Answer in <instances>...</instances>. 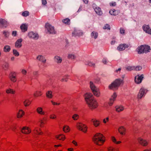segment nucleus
Returning a JSON list of instances; mask_svg holds the SVG:
<instances>
[{
	"label": "nucleus",
	"mask_w": 151,
	"mask_h": 151,
	"mask_svg": "<svg viewBox=\"0 0 151 151\" xmlns=\"http://www.w3.org/2000/svg\"><path fill=\"white\" fill-rule=\"evenodd\" d=\"M103 63L104 64H106L107 63V61L106 59H104L102 61Z\"/></svg>",
	"instance_id": "nucleus-63"
},
{
	"label": "nucleus",
	"mask_w": 151,
	"mask_h": 151,
	"mask_svg": "<svg viewBox=\"0 0 151 151\" xmlns=\"http://www.w3.org/2000/svg\"><path fill=\"white\" fill-rule=\"evenodd\" d=\"M143 29L146 32L151 34V29L149 25H144L143 26Z\"/></svg>",
	"instance_id": "nucleus-12"
},
{
	"label": "nucleus",
	"mask_w": 151,
	"mask_h": 151,
	"mask_svg": "<svg viewBox=\"0 0 151 151\" xmlns=\"http://www.w3.org/2000/svg\"><path fill=\"white\" fill-rule=\"evenodd\" d=\"M45 118H43L42 119H41L40 120V126L41 127H44L45 123H44V121L45 120Z\"/></svg>",
	"instance_id": "nucleus-40"
},
{
	"label": "nucleus",
	"mask_w": 151,
	"mask_h": 151,
	"mask_svg": "<svg viewBox=\"0 0 151 151\" xmlns=\"http://www.w3.org/2000/svg\"><path fill=\"white\" fill-rule=\"evenodd\" d=\"M6 92L7 94H14L16 93V91L13 89L9 88L6 90Z\"/></svg>",
	"instance_id": "nucleus-23"
},
{
	"label": "nucleus",
	"mask_w": 151,
	"mask_h": 151,
	"mask_svg": "<svg viewBox=\"0 0 151 151\" xmlns=\"http://www.w3.org/2000/svg\"><path fill=\"white\" fill-rule=\"evenodd\" d=\"M115 40H113V41H112L111 42V44L112 45H114L115 43Z\"/></svg>",
	"instance_id": "nucleus-64"
},
{
	"label": "nucleus",
	"mask_w": 151,
	"mask_h": 151,
	"mask_svg": "<svg viewBox=\"0 0 151 151\" xmlns=\"http://www.w3.org/2000/svg\"><path fill=\"white\" fill-rule=\"evenodd\" d=\"M109 13L111 15H116L118 14V11L114 9H111L109 12Z\"/></svg>",
	"instance_id": "nucleus-28"
},
{
	"label": "nucleus",
	"mask_w": 151,
	"mask_h": 151,
	"mask_svg": "<svg viewBox=\"0 0 151 151\" xmlns=\"http://www.w3.org/2000/svg\"><path fill=\"white\" fill-rule=\"evenodd\" d=\"M77 129L82 131L84 133H86L87 131V126L81 123H78L76 124Z\"/></svg>",
	"instance_id": "nucleus-5"
},
{
	"label": "nucleus",
	"mask_w": 151,
	"mask_h": 151,
	"mask_svg": "<svg viewBox=\"0 0 151 151\" xmlns=\"http://www.w3.org/2000/svg\"><path fill=\"white\" fill-rule=\"evenodd\" d=\"M24 114V112L22 110H20L19 111L17 114V117L18 118H22Z\"/></svg>",
	"instance_id": "nucleus-22"
},
{
	"label": "nucleus",
	"mask_w": 151,
	"mask_h": 151,
	"mask_svg": "<svg viewBox=\"0 0 151 151\" xmlns=\"http://www.w3.org/2000/svg\"><path fill=\"white\" fill-rule=\"evenodd\" d=\"M70 22V20L68 18L63 19L62 20V22L63 23L66 24H69Z\"/></svg>",
	"instance_id": "nucleus-39"
},
{
	"label": "nucleus",
	"mask_w": 151,
	"mask_h": 151,
	"mask_svg": "<svg viewBox=\"0 0 151 151\" xmlns=\"http://www.w3.org/2000/svg\"><path fill=\"white\" fill-rule=\"evenodd\" d=\"M55 60L57 61V62L58 63H61L62 61V58L60 57L56 56L55 57Z\"/></svg>",
	"instance_id": "nucleus-37"
},
{
	"label": "nucleus",
	"mask_w": 151,
	"mask_h": 151,
	"mask_svg": "<svg viewBox=\"0 0 151 151\" xmlns=\"http://www.w3.org/2000/svg\"><path fill=\"white\" fill-rule=\"evenodd\" d=\"M83 33L80 30H75L72 33L73 36H75L76 35L78 36H80L83 35Z\"/></svg>",
	"instance_id": "nucleus-19"
},
{
	"label": "nucleus",
	"mask_w": 151,
	"mask_h": 151,
	"mask_svg": "<svg viewBox=\"0 0 151 151\" xmlns=\"http://www.w3.org/2000/svg\"><path fill=\"white\" fill-rule=\"evenodd\" d=\"M43 58V57L42 55L38 56L37 57V59L39 60H42Z\"/></svg>",
	"instance_id": "nucleus-53"
},
{
	"label": "nucleus",
	"mask_w": 151,
	"mask_h": 151,
	"mask_svg": "<svg viewBox=\"0 0 151 151\" xmlns=\"http://www.w3.org/2000/svg\"><path fill=\"white\" fill-rule=\"evenodd\" d=\"M88 65H89V66H94V65H95V64L94 63H93L92 62H89L88 64Z\"/></svg>",
	"instance_id": "nucleus-55"
},
{
	"label": "nucleus",
	"mask_w": 151,
	"mask_h": 151,
	"mask_svg": "<svg viewBox=\"0 0 151 151\" xmlns=\"http://www.w3.org/2000/svg\"><path fill=\"white\" fill-rule=\"evenodd\" d=\"M63 131L65 132H69L70 130V128L68 126H65L63 127Z\"/></svg>",
	"instance_id": "nucleus-34"
},
{
	"label": "nucleus",
	"mask_w": 151,
	"mask_h": 151,
	"mask_svg": "<svg viewBox=\"0 0 151 151\" xmlns=\"http://www.w3.org/2000/svg\"><path fill=\"white\" fill-rule=\"evenodd\" d=\"M103 29H105L110 30V25L108 24H106L103 27Z\"/></svg>",
	"instance_id": "nucleus-46"
},
{
	"label": "nucleus",
	"mask_w": 151,
	"mask_h": 151,
	"mask_svg": "<svg viewBox=\"0 0 151 151\" xmlns=\"http://www.w3.org/2000/svg\"><path fill=\"white\" fill-rule=\"evenodd\" d=\"M118 130L121 135H124L126 134V129L124 127H120L119 128Z\"/></svg>",
	"instance_id": "nucleus-14"
},
{
	"label": "nucleus",
	"mask_w": 151,
	"mask_h": 151,
	"mask_svg": "<svg viewBox=\"0 0 151 151\" xmlns=\"http://www.w3.org/2000/svg\"><path fill=\"white\" fill-rule=\"evenodd\" d=\"M31 103V101L28 99L25 100L23 102L24 105L25 107H27L29 106Z\"/></svg>",
	"instance_id": "nucleus-24"
},
{
	"label": "nucleus",
	"mask_w": 151,
	"mask_h": 151,
	"mask_svg": "<svg viewBox=\"0 0 151 151\" xmlns=\"http://www.w3.org/2000/svg\"><path fill=\"white\" fill-rule=\"evenodd\" d=\"M10 47L9 46L6 45L4 47V50L5 52H9L10 50Z\"/></svg>",
	"instance_id": "nucleus-36"
},
{
	"label": "nucleus",
	"mask_w": 151,
	"mask_h": 151,
	"mask_svg": "<svg viewBox=\"0 0 151 151\" xmlns=\"http://www.w3.org/2000/svg\"><path fill=\"white\" fill-rule=\"evenodd\" d=\"M108 151H118V150L112 147H110L108 148Z\"/></svg>",
	"instance_id": "nucleus-42"
},
{
	"label": "nucleus",
	"mask_w": 151,
	"mask_h": 151,
	"mask_svg": "<svg viewBox=\"0 0 151 151\" xmlns=\"http://www.w3.org/2000/svg\"><path fill=\"white\" fill-rule=\"evenodd\" d=\"M124 110V108L122 106H116V111L118 112H120Z\"/></svg>",
	"instance_id": "nucleus-33"
},
{
	"label": "nucleus",
	"mask_w": 151,
	"mask_h": 151,
	"mask_svg": "<svg viewBox=\"0 0 151 151\" xmlns=\"http://www.w3.org/2000/svg\"><path fill=\"white\" fill-rule=\"evenodd\" d=\"M36 111L40 115H44L45 114V112L43 110L42 108L41 107L37 108L36 109Z\"/></svg>",
	"instance_id": "nucleus-18"
},
{
	"label": "nucleus",
	"mask_w": 151,
	"mask_h": 151,
	"mask_svg": "<svg viewBox=\"0 0 151 151\" xmlns=\"http://www.w3.org/2000/svg\"><path fill=\"white\" fill-rule=\"evenodd\" d=\"M151 50L150 46L146 45H142L137 49V51L139 54L147 53Z\"/></svg>",
	"instance_id": "nucleus-3"
},
{
	"label": "nucleus",
	"mask_w": 151,
	"mask_h": 151,
	"mask_svg": "<svg viewBox=\"0 0 151 151\" xmlns=\"http://www.w3.org/2000/svg\"><path fill=\"white\" fill-rule=\"evenodd\" d=\"M110 6H115L116 5V3L115 2H113L110 3Z\"/></svg>",
	"instance_id": "nucleus-56"
},
{
	"label": "nucleus",
	"mask_w": 151,
	"mask_h": 151,
	"mask_svg": "<svg viewBox=\"0 0 151 151\" xmlns=\"http://www.w3.org/2000/svg\"><path fill=\"white\" fill-rule=\"evenodd\" d=\"M109 121V117H107L105 119H104L103 120V122L104 123L106 124Z\"/></svg>",
	"instance_id": "nucleus-51"
},
{
	"label": "nucleus",
	"mask_w": 151,
	"mask_h": 151,
	"mask_svg": "<svg viewBox=\"0 0 151 151\" xmlns=\"http://www.w3.org/2000/svg\"><path fill=\"white\" fill-rule=\"evenodd\" d=\"M145 93V90L143 88L140 89L139 92L138 94L137 98L138 99H141L144 95Z\"/></svg>",
	"instance_id": "nucleus-15"
},
{
	"label": "nucleus",
	"mask_w": 151,
	"mask_h": 151,
	"mask_svg": "<svg viewBox=\"0 0 151 151\" xmlns=\"http://www.w3.org/2000/svg\"><path fill=\"white\" fill-rule=\"evenodd\" d=\"M72 118L74 120H76L79 118V115L77 114H75L73 116Z\"/></svg>",
	"instance_id": "nucleus-44"
},
{
	"label": "nucleus",
	"mask_w": 151,
	"mask_h": 151,
	"mask_svg": "<svg viewBox=\"0 0 151 151\" xmlns=\"http://www.w3.org/2000/svg\"><path fill=\"white\" fill-rule=\"evenodd\" d=\"M5 21L2 18H0V28L3 27L5 25Z\"/></svg>",
	"instance_id": "nucleus-29"
},
{
	"label": "nucleus",
	"mask_w": 151,
	"mask_h": 151,
	"mask_svg": "<svg viewBox=\"0 0 151 151\" xmlns=\"http://www.w3.org/2000/svg\"><path fill=\"white\" fill-rule=\"evenodd\" d=\"M22 15L23 16L26 17L29 15V13L28 11H24L22 12Z\"/></svg>",
	"instance_id": "nucleus-43"
},
{
	"label": "nucleus",
	"mask_w": 151,
	"mask_h": 151,
	"mask_svg": "<svg viewBox=\"0 0 151 151\" xmlns=\"http://www.w3.org/2000/svg\"><path fill=\"white\" fill-rule=\"evenodd\" d=\"M51 102L52 103V104L53 105H59L60 104V103H57L56 102H53V101H51Z\"/></svg>",
	"instance_id": "nucleus-57"
},
{
	"label": "nucleus",
	"mask_w": 151,
	"mask_h": 151,
	"mask_svg": "<svg viewBox=\"0 0 151 151\" xmlns=\"http://www.w3.org/2000/svg\"><path fill=\"white\" fill-rule=\"evenodd\" d=\"M42 4L43 5H45L47 4L46 0H42Z\"/></svg>",
	"instance_id": "nucleus-58"
},
{
	"label": "nucleus",
	"mask_w": 151,
	"mask_h": 151,
	"mask_svg": "<svg viewBox=\"0 0 151 151\" xmlns=\"http://www.w3.org/2000/svg\"><path fill=\"white\" fill-rule=\"evenodd\" d=\"M144 78V75L142 74L140 76L138 75L135 76L134 81L135 83L137 84H139L142 82Z\"/></svg>",
	"instance_id": "nucleus-7"
},
{
	"label": "nucleus",
	"mask_w": 151,
	"mask_h": 151,
	"mask_svg": "<svg viewBox=\"0 0 151 151\" xmlns=\"http://www.w3.org/2000/svg\"><path fill=\"white\" fill-rule=\"evenodd\" d=\"M94 143L98 145H101L105 142V137L103 135L100 133L95 134L93 138Z\"/></svg>",
	"instance_id": "nucleus-2"
},
{
	"label": "nucleus",
	"mask_w": 151,
	"mask_h": 151,
	"mask_svg": "<svg viewBox=\"0 0 151 151\" xmlns=\"http://www.w3.org/2000/svg\"><path fill=\"white\" fill-rule=\"evenodd\" d=\"M139 143L143 146H146L148 144V142L145 139L141 138H139L138 139Z\"/></svg>",
	"instance_id": "nucleus-9"
},
{
	"label": "nucleus",
	"mask_w": 151,
	"mask_h": 151,
	"mask_svg": "<svg viewBox=\"0 0 151 151\" xmlns=\"http://www.w3.org/2000/svg\"><path fill=\"white\" fill-rule=\"evenodd\" d=\"M45 27L50 34H54L56 33L54 27L52 26L49 23H46L45 25Z\"/></svg>",
	"instance_id": "nucleus-6"
},
{
	"label": "nucleus",
	"mask_w": 151,
	"mask_h": 151,
	"mask_svg": "<svg viewBox=\"0 0 151 151\" xmlns=\"http://www.w3.org/2000/svg\"><path fill=\"white\" fill-rule=\"evenodd\" d=\"M72 143L73 144L76 146H78V144L77 142H76L75 140H73Z\"/></svg>",
	"instance_id": "nucleus-60"
},
{
	"label": "nucleus",
	"mask_w": 151,
	"mask_h": 151,
	"mask_svg": "<svg viewBox=\"0 0 151 151\" xmlns=\"http://www.w3.org/2000/svg\"><path fill=\"white\" fill-rule=\"evenodd\" d=\"M117 95L116 93H114L113 95L112 96L111 98L110 99V101L109 104L110 106H111L113 103L114 101L115 100Z\"/></svg>",
	"instance_id": "nucleus-13"
},
{
	"label": "nucleus",
	"mask_w": 151,
	"mask_h": 151,
	"mask_svg": "<svg viewBox=\"0 0 151 151\" xmlns=\"http://www.w3.org/2000/svg\"><path fill=\"white\" fill-rule=\"evenodd\" d=\"M20 29L23 32H25L27 30V26L25 24H22L20 27Z\"/></svg>",
	"instance_id": "nucleus-20"
},
{
	"label": "nucleus",
	"mask_w": 151,
	"mask_h": 151,
	"mask_svg": "<svg viewBox=\"0 0 151 151\" xmlns=\"http://www.w3.org/2000/svg\"><path fill=\"white\" fill-rule=\"evenodd\" d=\"M142 69V67L140 66H137L136 67L134 66V70L136 71H139L141 70Z\"/></svg>",
	"instance_id": "nucleus-47"
},
{
	"label": "nucleus",
	"mask_w": 151,
	"mask_h": 151,
	"mask_svg": "<svg viewBox=\"0 0 151 151\" xmlns=\"http://www.w3.org/2000/svg\"><path fill=\"white\" fill-rule=\"evenodd\" d=\"M33 132L34 134H36L41 135L43 134V133L41 131V129L38 127L35 128Z\"/></svg>",
	"instance_id": "nucleus-16"
},
{
	"label": "nucleus",
	"mask_w": 151,
	"mask_h": 151,
	"mask_svg": "<svg viewBox=\"0 0 151 151\" xmlns=\"http://www.w3.org/2000/svg\"><path fill=\"white\" fill-rule=\"evenodd\" d=\"M90 87L92 91H94V90L96 89V87L93 84V82L91 81L90 82Z\"/></svg>",
	"instance_id": "nucleus-35"
},
{
	"label": "nucleus",
	"mask_w": 151,
	"mask_h": 151,
	"mask_svg": "<svg viewBox=\"0 0 151 151\" xmlns=\"http://www.w3.org/2000/svg\"><path fill=\"white\" fill-rule=\"evenodd\" d=\"M9 78L11 81L13 83L15 82L17 80L16 74L15 72H11L9 75Z\"/></svg>",
	"instance_id": "nucleus-8"
},
{
	"label": "nucleus",
	"mask_w": 151,
	"mask_h": 151,
	"mask_svg": "<svg viewBox=\"0 0 151 151\" xmlns=\"http://www.w3.org/2000/svg\"><path fill=\"white\" fill-rule=\"evenodd\" d=\"M22 72L23 74L25 75L27 73V71L25 70H22Z\"/></svg>",
	"instance_id": "nucleus-61"
},
{
	"label": "nucleus",
	"mask_w": 151,
	"mask_h": 151,
	"mask_svg": "<svg viewBox=\"0 0 151 151\" xmlns=\"http://www.w3.org/2000/svg\"><path fill=\"white\" fill-rule=\"evenodd\" d=\"M93 124L95 127L98 126L100 124V122L98 120H94L93 121Z\"/></svg>",
	"instance_id": "nucleus-41"
},
{
	"label": "nucleus",
	"mask_w": 151,
	"mask_h": 151,
	"mask_svg": "<svg viewBox=\"0 0 151 151\" xmlns=\"http://www.w3.org/2000/svg\"><path fill=\"white\" fill-rule=\"evenodd\" d=\"M85 99L88 106L90 109H94L98 106V103L92 94L86 93L85 95Z\"/></svg>",
	"instance_id": "nucleus-1"
},
{
	"label": "nucleus",
	"mask_w": 151,
	"mask_h": 151,
	"mask_svg": "<svg viewBox=\"0 0 151 151\" xmlns=\"http://www.w3.org/2000/svg\"><path fill=\"white\" fill-rule=\"evenodd\" d=\"M13 53L14 55L16 56H18L19 55V53L16 50H13Z\"/></svg>",
	"instance_id": "nucleus-48"
},
{
	"label": "nucleus",
	"mask_w": 151,
	"mask_h": 151,
	"mask_svg": "<svg viewBox=\"0 0 151 151\" xmlns=\"http://www.w3.org/2000/svg\"><path fill=\"white\" fill-rule=\"evenodd\" d=\"M52 93V91H48L46 93V97L49 99L52 98L53 96Z\"/></svg>",
	"instance_id": "nucleus-30"
},
{
	"label": "nucleus",
	"mask_w": 151,
	"mask_h": 151,
	"mask_svg": "<svg viewBox=\"0 0 151 151\" xmlns=\"http://www.w3.org/2000/svg\"><path fill=\"white\" fill-rule=\"evenodd\" d=\"M67 80H68V79L67 78H62L61 80V81H62V82H63V81H67Z\"/></svg>",
	"instance_id": "nucleus-62"
},
{
	"label": "nucleus",
	"mask_w": 151,
	"mask_h": 151,
	"mask_svg": "<svg viewBox=\"0 0 151 151\" xmlns=\"http://www.w3.org/2000/svg\"><path fill=\"white\" fill-rule=\"evenodd\" d=\"M17 127V125L16 124H14L12 125V129L14 130Z\"/></svg>",
	"instance_id": "nucleus-54"
},
{
	"label": "nucleus",
	"mask_w": 151,
	"mask_h": 151,
	"mask_svg": "<svg viewBox=\"0 0 151 151\" xmlns=\"http://www.w3.org/2000/svg\"><path fill=\"white\" fill-rule=\"evenodd\" d=\"M94 95L96 97H99L100 95V93L99 91L97 88L92 91Z\"/></svg>",
	"instance_id": "nucleus-27"
},
{
	"label": "nucleus",
	"mask_w": 151,
	"mask_h": 151,
	"mask_svg": "<svg viewBox=\"0 0 151 151\" xmlns=\"http://www.w3.org/2000/svg\"><path fill=\"white\" fill-rule=\"evenodd\" d=\"M123 83V82L122 80L120 79H116L109 86V88L110 89H114L117 88Z\"/></svg>",
	"instance_id": "nucleus-4"
},
{
	"label": "nucleus",
	"mask_w": 151,
	"mask_h": 151,
	"mask_svg": "<svg viewBox=\"0 0 151 151\" xmlns=\"http://www.w3.org/2000/svg\"><path fill=\"white\" fill-rule=\"evenodd\" d=\"M120 32L121 34H123L125 33V30L123 28L120 29Z\"/></svg>",
	"instance_id": "nucleus-52"
},
{
	"label": "nucleus",
	"mask_w": 151,
	"mask_h": 151,
	"mask_svg": "<svg viewBox=\"0 0 151 151\" xmlns=\"http://www.w3.org/2000/svg\"><path fill=\"white\" fill-rule=\"evenodd\" d=\"M22 39H18L15 43V46L17 48H20L22 46Z\"/></svg>",
	"instance_id": "nucleus-17"
},
{
	"label": "nucleus",
	"mask_w": 151,
	"mask_h": 151,
	"mask_svg": "<svg viewBox=\"0 0 151 151\" xmlns=\"http://www.w3.org/2000/svg\"><path fill=\"white\" fill-rule=\"evenodd\" d=\"M94 10L99 15H101L102 14V12L101 10V9L99 7H96L94 9Z\"/></svg>",
	"instance_id": "nucleus-25"
},
{
	"label": "nucleus",
	"mask_w": 151,
	"mask_h": 151,
	"mask_svg": "<svg viewBox=\"0 0 151 151\" xmlns=\"http://www.w3.org/2000/svg\"><path fill=\"white\" fill-rule=\"evenodd\" d=\"M12 35L14 36H15L17 35V32L16 31H13L12 32Z\"/></svg>",
	"instance_id": "nucleus-59"
},
{
	"label": "nucleus",
	"mask_w": 151,
	"mask_h": 151,
	"mask_svg": "<svg viewBox=\"0 0 151 151\" xmlns=\"http://www.w3.org/2000/svg\"><path fill=\"white\" fill-rule=\"evenodd\" d=\"M111 140L113 142L116 144H119L121 143V141L116 142V138L113 136L111 137Z\"/></svg>",
	"instance_id": "nucleus-38"
},
{
	"label": "nucleus",
	"mask_w": 151,
	"mask_h": 151,
	"mask_svg": "<svg viewBox=\"0 0 151 151\" xmlns=\"http://www.w3.org/2000/svg\"><path fill=\"white\" fill-rule=\"evenodd\" d=\"M57 139L62 141L64 140L65 139V136L63 134H60L56 136Z\"/></svg>",
	"instance_id": "nucleus-21"
},
{
	"label": "nucleus",
	"mask_w": 151,
	"mask_h": 151,
	"mask_svg": "<svg viewBox=\"0 0 151 151\" xmlns=\"http://www.w3.org/2000/svg\"><path fill=\"white\" fill-rule=\"evenodd\" d=\"M92 37L94 38L95 39L97 38L98 36V33L96 32L93 31L91 34Z\"/></svg>",
	"instance_id": "nucleus-31"
},
{
	"label": "nucleus",
	"mask_w": 151,
	"mask_h": 151,
	"mask_svg": "<svg viewBox=\"0 0 151 151\" xmlns=\"http://www.w3.org/2000/svg\"><path fill=\"white\" fill-rule=\"evenodd\" d=\"M50 118L52 119H55L56 118V116L55 114H52L50 115Z\"/></svg>",
	"instance_id": "nucleus-50"
},
{
	"label": "nucleus",
	"mask_w": 151,
	"mask_h": 151,
	"mask_svg": "<svg viewBox=\"0 0 151 151\" xmlns=\"http://www.w3.org/2000/svg\"><path fill=\"white\" fill-rule=\"evenodd\" d=\"M129 47L128 45L126 44H120L117 47V50L119 51H122L124 50L126 48Z\"/></svg>",
	"instance_id": "nucleus-10"
},
{
	"label": "nucleus",
	"mask_w": 151,
	"mask_h": 151,
	"mask_svg": "<svg viewBox=\"0 0 151 151\" xmlns=\"http://www.w3.org/2000/svg\"><path fill=\"white\" fill-rule=\"evenodd\" d=\"M134 66H128L127 68V69L128 71H131L134 70Z\"/></svg>",
	"instance_id": "nucleus-45"
},
{
	"label": "nucleus",
	"mask_w": 151,
	"mask_h": 151,
	"mask_svg": "<svg viewBox=\"0 0 151 151\" xmlns=\"http://www.w3.org/2000/svg\"><path fill=\"white\" fill-rule=\"evenodd\" d=\"M31 130L30 128L27 127H23L22 130V132L25 134H28L31 132Z\"/></svg>",
	"instance_id": "nucleus-11"
},
{
	"label": "nucleus",
	"mask_w": 151,
	"mask_h": 151,
	"mask_svg": "<svg viewBox=\"0 0 151 151\" xmlns=\"http://www.w3.org/2000/svg\"><path fill=\"white\" fill-rule=\"evenodd\" d=\"M28 36L30 38H35L37 37V35L33 32H31L29 33Z\"/></svg>",
	"instance_id": "nucleus-26"
},
{
	"label": "nucleus",
	"mask_w": 151,
	"mask_h": 151,
	"mask_svg": "<svg viewBox=\"0 0 151 151\" xmlns=\"http://www.w3.org/2000/svg\"><path fill=\"white\" fill-rule=\"evenodd\" d=\"M68 58L70 59H74L75 57L74 55L72 54H70L68 55Z\"/></svg>",
	"instance_id": "nucleus-49"
},
{
	"label": "nucleus",
	"mask_w": 151,
	"mask_h": 151,
	"mask_svg": "<svg viewBox=\"0 0 151 151\" xmlns=\"http://www.w3.org/2000/svg\"><path fill=\"white\" fill-rule=\"evenodd\" d=\"M42 93L41 91H37L34 94V96L35 97H38L42 95Z\"/></svg>",
	"instance_id": "nucleus-32"
}]
</instances>
